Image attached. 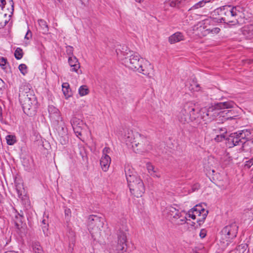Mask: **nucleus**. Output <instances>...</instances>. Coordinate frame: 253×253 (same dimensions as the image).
Wrapping results in <instances>:
<instances>
[{"label": "nucleus", "mask_w": 253, "mask_h": 253, "mask_svg": "<svg viewBox=\"0 0 253 253\" xmlns=\"http://www.w3.org/2000/svg\"><path fill=\"white\" fill-rule=\"evenodd\" d=\"M142 59H140V56L137 53H134L132 51H129L124 59L125 65L128 68L146 76H149L153 70V66L148 62V67H144L142 65Z\"/></svg>", "instance_id": "nucleus-1"}, {"label": "nucleus", "mask_w": 253, "mask_h": 253, "mask_svg": "<svg viewBox=\"0 0 253 253\" xmlns=\"http://www.w3.org/2000/svg\"><path fill=\"white\" fill-rule=\"evenodd\" d=\"M242 8L240 6L225 5L220 10L221 20L224 23L234 25L238 23V18L241 16Z\"/></svg>", "instance_id": "nucleus-2"}, {"label": "nucleus", "mask_w": 253, "mask_h": 253, "mask_svg": "<svg viewBox=\"0 0 253 253\" xmlns=\"http://www.w3.org/2000/svg\"><path fill=\"white\" fill-rule=\"evenodd\" d=\"M104 225V219L96 215H90L88 218V229L92 237L99 240L101 237V228Z\"/></svg>", "instance_id": "nucleus-3"}, {"label": "nucleus", "mask_w": 253, "mask_h": 253, "mask_svg": "<svg viewBox=\"0 0 253 253\" xmlns=\"http://www.w3.org/2000/svg\"><path fill=\"white\" fill-rule=\"evenodd\" d=\"M127 229L125 225L120 227L117 231V242L112 245V249L116 253H124L127 250Z\"/></svg>", "instance_id": "nucleus-4"}, {"label": "nucleus", "mask_w": 253, "mask_h": 253, "mask_svg": "<svg viewBox=\"0 0 253 253\" xmlns=\"http://www.w3.org/2000/svg\"><path fill=\"white\" fill-rule=\"evenodd\" d=\"M238 226L235 221H231L220 232V241L228 246L238 233Z\"/></svg>", "instance_id": "nucleus-5"}, {"label": "nucleus", "mask_w": 253, "mask_h": 253, "mask_svg": "<svg viewBox=\"0 0 253 253\" xmlns=\"http://www.w3.org/2000/svg\"><path fill=\"white\" fill-rule=\"evenodd\" d=\"M132 147L137 148L138 152H148L152 149V146L147 138L143 135L137 133L133 140L130 142Z\"/></svg>", "instance_id": "nucleus-6"}, {"label": "nucleus", "mask_w": 253, "mask_h": 253, "mask_svg": "<svg viewBox=\"0 0 253 253\" xmlns=\"http://www.w3.org/2000/svg\"><path fill=\"white\" fill-rule=\"evenodd\" d=\"M128 186L131 193L137 198L142 197L145 192L144 183L139 176L128 182Z\"/></svg>", "instance_id": "nucleus-7"}, {"label": "nucleus", "mask_w": 253, "mask_h": 253, "mask_svg": "<svg viewBox=\"0 0 253 253\" xmlns=\"http://www.w3.org/2000/svg\"><path fill=\"white\" fill-rule=\"evenodd\" d=\"M208 211L205 209L200 205H196L193 208L188 211L189 217L193 219H195L197 218V222L199 224L202 222H203L206 219Z\"/></svg>", "instance_id": "nucleus-8"}, {"label": "nucleus", "mask_w": 253, "mask_h": 253, "mask_svg": "<svg viewBox=\"0 0 253 253\" xmlns=\"http://www.w3.org/2000/svg\"><path fill=\"white\" fill-rule=\"evenodd\" d=\"M176 205L168 207L167 213L170 218L177 221V224H183L186 222V217L182 214V211H180Z\"/></svg>", "instance_id": "nucleus-9"}, {"label": "nucleus", "mask_w": 253, "mask_h": 253, "mask_svg": "<svg viewBox=\"0 0 253 253\" xmlns=\"http://www.w3.org/2000/svg\"><path fill=\"white\" fill-rule=\"evenodd\" d=\"M25 98H27V102H21L24 112L28 113L31 110H34L36 108L37 100L34 93V91H30L25 95Z\"/></svg>", "instance_id": "nucleus-10"}, {"label": "nucleus", "mask_w": 253, "mask_h": 253, "mask_svg": "<svg viewBox=\"0 0 253 253\" xmlns=\"http://www.w3.org/2000/svg\"><path fill=\"white\" fill-rule=\"evenodd\" d=\"M219 109L216 108V104L214 106L209 107L208 109H206L205 111L203 112V118L207 121H211L213 120L218 115L222 116L224 114L225 111L218 112Z\"/></svg>", "instance_id": "nucleus-11"}, {"label": "nucleus", "mask_w": 253, "mask_h": 253, "mask_svg": "<svg viewBox=\"0 0 253 253\" xmlns=\"http://www.w3.org/2000/svg\"><path fill=\"white\" fill-rule=\"evenodd\" d=\"M191 110L193 111V109L189 108V105L185 104L177 116L179 121L183 124L190 122V118H189L188 112Z\"/></svg>", "instance_id": "nucleus-12"}, {"label": "nucleus", "mask_w": 253, "mask_h": 253, "mask_svg": "<svg viewBox=\"0 0 253 253\" xmlns=\"http://www.w3.org/2000/svg\"><path fill=\"white\" fill-rule=\"evenodd\" d=\"M68 63L70 66L71 67V71L75 72L78 75L82 73V71L79 70L80 68V64L76 56H69L68 58Z\"/></svg>", "instance_id": "nucleus-13"}, {"label": "nucleus", "mask_w": 253, "mask_h": 253, "mask_svg": "<svg viewBox=\"0 0 253 253\" xmlns=\"http://www.w3.org/2000/svg\"><path fill=\"white\" fill-rule=\"evenodd\" d=\"M48 111L49 117L52 121L58 122L61 119L59 110L53 105L48 106Z\"/></svg>", "instance_id": "nucleus-14"}, {"label": "nucleus", "mask_w": 253, "mask_h": 253, "mask_svg": "<svg viewBox=\"0 0 253 253\" xmlns=\"http://www.w3.org/2000/svg\"><path fill=\"white\" fill-rule=\"evenodd\" d=\"M32 91L33 90L31 89V86L29 84H23L19 89V96L20 102H26V103L28 100L26 99L27 98H25V95Z\"/></svg>", "instance_id": "nucleus-15"}, {"label": "nucleus", "mask_w": 253, "mask_h": 253, "mask_svg": "<svg viewBox=\"0 0 253 253\" xmlns=\"http://www.w3.org/2000/svg\"><path fill=\"white\" fill-rule=\"evenodd\" d=\"M227 140L228 143L229 144L231 143L232 146L242 145V143L244 142L239 137V135L237 132L231 133L227 138Z\"/></svg>", "instance_id": "nucleus-16"}, {"label": "nucleus", "mask_w": 253, "mask_h": 253, "mask_svg": "<svg viewBox=\"0 0 253 253\" xmlns=\"http://www.w3.org/2000/svg\"><path fill=\"white\" fill-rule=\"evenodd\" d=\"M13 211L14 215L13 217V220L14 222L15 226L17 229L20 230L23 227V220L24 219V216L19 215L18 213V211L15 209H13Z\"/></svg>", "instance_id": "nucleus-17"}, {"label": "nucleus", "mask_w": 253, "mask_h": 253, "mask_svg": "<svg viewBox=\"0 0 253 253\" xmlns=\"http://www.w3.org/2000/svg\"><path fill=\"white\" fill-rule=\"evenodd\" d=\"M125 172L127 183L131 182L139 176L135 173L134 169L129 166L125 167Z\"/></svg>", "instance_id": "nucleus-18"}, {"label": "nucleus", "mask_w": 253, "mask_h": 253, "mask_svg": "<svg viewBox=\"0 0 253 253\" xmlns=\"http://www.w3.org/2000/svg\"><path fill=\"white\" fill-rule=\"evenodd\" d=\"M232 109V110H228L225 113L226 115V120L235 119L236 117L239 116L242 111V109L237 106H236V107H234V108Z\"/></svg>", "instance_id": "nucleus-19"}, {"label": "nucleus", "mask_w": 253, "mask_h": 253, "mask_svg": "<svg viewBox=\"0 0 253 253\" xmlns=\"http://www.w3.org/2000/svg\"><path fill=\"white\" fill-rule=\"evenodd\" d=\"M111 159L109 156H102L100 161V164L101 167L102 169L104 171H106L108 169L111 163Z\"/></svg>", "instance_id": "nucleus-20"}, {"label": "nucleus", "mask_w": 253, "mask_h": 253, "mask_svg": "<svg viewBox=\"0 0 253 253\" xmlns=\"http://www.w3.org/2000/svg\"><path fill=\"white\" fill-rule=\"evenodd\" d=\"M186 105H188L189 107L193 109V111H188L189 117L190 118V121L192 122L195 121L197 118H198L199 115V109L195 108V105L192 103L191 102H188L186 104Z\"/></svg>", "instance_id": "nucleus-21"}, {"label": "nucleus", "mask_w": 253, "mask_h": 253, "mask_svg": "<svg viewBox=\"0 0 253 253\" xmlns=\"http://www.w3.org/2000/svg\"><path fill=\"white\" fill-rule=\"evenodd\" d=\"M236 106L237 105L236 104V103H235L232 101H228L226 102L216 103V108L219 110L234 108V107H236Z\"/></svg>", "instance_id": "nucleus-22"}, {"label": "nucleus", "mask_w": 253, "mask_h": 253, "mask_svg": "<svg viewBox=\"0 0 253 253\" xmlns=\"http://www.w3.org/2000/svg\"><path fill=\"white\" fill-rule=\"evenodd\" d=\"M242 34L247 39L253 38V24L244 26L242 29Z\"/></svg>", "instance_id": "nucleus-23"}, {"label": "nucleus", "mask_w": 253, "mask_h": 253, "mask_svg": "<svg viewBox=\"0 0 253 253\" xmlns=\"http://www.w3.org/2000/svg\"><path fill=\"white\" fill-rule=\"evenodd\" d=\"M184 37L182 34L180 32H176L169 37V41L170 43H174L182 41Z\"/></svg>", "instance_id": "nucleus-24"}, {"label": "nucleus", "mask_w": 253, "mask_h": 253, "mask_svg": "<svg viewBox=\"0 0 253 253\" xmlns=\"http://www.w3.org/2000/svg\"><path fill=\"white\" fill-rule=\"evenodd\" d=\"M253 149V138L248 139L242 143V149L245 152H252Z\"/></svg>", "instance_id": "nucleus-25"}, {"label": "nucleus", "mask_w": 253, "mask_h": 253, "mask_svg": "<svg viewBox=\"0 0 253 253\" xmlns=\"http://www.w3.org/2000/svg\"><path fill=\"white\" fill-rule=\"evenodd\" d=\"M237 132L239 135V137L241 139V140L243 141L248 140V138L251 135V132L250 130L248 129H243L242 130H239L237 131Z\"/></svg>", "instance_id": "nucleus-26"}, {"label": "nucleus", "mask_w": 253, "mask_h": 253, "mask_svg": "<svg viewBox=\"0 0 253 253\" xmlns=\"http://www.w3.org/2000/svg\"><path fill=\"white\" fill-rule=\"evenodd\" d=\"M41 32L43 34H46L48 31V25L46 21L43 19H39L38 21Z\"/></svg>", "instance_id": "nucleus-27"}, {"label": "nucleus", "mask_w": 253, "mask_h": 253, "mask_svg": "<svg viewBox=\"0 0 253 253\" xmlns=\"http://www.w3.org/2000/svg\"><path fill=\"white\" fill-rule=\"evenodd\" d=\"M71 124L74 130H75L81 127V126L83 125V122L76 117H73L71 120Z\"/></svg>", "instance_id": "nucleus-28"}, {"label": "nucleus", "mask_w": 253, "mask_h": 253, "mask_svg": "<svg viewBox=\"0 0 253 253\" xmlns=\"http://www.w3.org/2000/svg\"><path fill=\"white\" fill-rule=\"evenodd\" d=\"M18 197L25 203H28V199L26 195L24 194V190L20 189V186H16V188Z\"/></svg>", "instance_id": "nucleus-29"}, {"label": "nucleus", "mask_w": 253, "mask_h": 253, "mask_svg": "<svg viewBox=\"0 0 253 253\" xmlns=\"http://www.w3.org/2000/svg\"><path fill=\"white\" fill-rule=\"evenodd\" d=\"M147 169L148 172L153 177H160L159 174H156V170L155 169L154 167L151 164H147Z\"/></svg>", "instance_id": "nucleus-30"}, {"label": "nucleus", "mask_w": 253, "mask_h": 253, "mask_svg": "<svg viewBox=\"0 0 253 253\" xmlns=\"http://www.w3.org/2000/svg\"><path fill=\"white\" fill-rule=\"evenodd\" d=\"M88 93L89 90L86 85H82L79 88V93L82 96L85 95Z\"/></svg>", "instance_id": "nucleus-31"}, {"label": "nucleus", "mask_w": 253, "mask_h": 253, "mask_svg": "<svg viewBox=\"0 0 253 253\" xmlns=\"http://www.w3.org/2000/svg\"><path fill=\"white\" fill-rule=\"evenodd\" d=\"M33 251L35 253H43L42 247L39 243H34L32 245Z\"/></svg>", "instance_id": "nucleus-32"}, {"label": "nucleus", "mask_w": 253, "mask_h": 253, "mask_svg": "<svg viewBox=\"0 0 253 253\" xmlns=\"http://www.w3.org/2000/svg\"><path fill=\"white\" fill-rule=\"evenodd\" d=\"M69 84L68 83H64L63 84H62V91H63V92L64 94V95L66 97H68L69 96H70V94H69Z\"/></svg>", "instance_id": "nucleus-33"}, {"label": "nucleus", "mask_w": 253, "mask_h": 253, "mask_svg": "<svg viewBox=\"0 0 253 253\" xmlns=\"http://www.w3.org/2000/svg\"><path fill=\"white\" fill-rule=\"evenodd\" d=\"M23 52L22 49L19 47H17L14 52L15 58L17 60L21 59L23 57Z\"/></svg>", "instance_id": "nucleus-34"}, {"label": "nucleus", "mask_w": 253, "mask_h": 253, "mask_svg": "<svg viewBox=\"0 0 253 253\" xmlns=\"http://www.w3.org/2000/svg\"><path fill=\"white\" fill-rule=\"evenodd\" d=\"M6 142L8 145H12L16 142V137L12 135H8L6 137Z\"/></svg>", "instance_id": "nucleus-35"}, {"label": "nucleus", "mask_w": 253, "mask_h": 253, "mask_svg": "<svg viewBox=\"0 0 253 253\" xmlns=\"http://www.w3.org/2000/svg\"><path fill=\"white\" fill-rule=\"evenodd\" d=\"M64 136H59L58 139L59 141H60V143L62 145H65L68 142V135H65Z\"/></svg>", "instance_id": "nucleus-36"}, {"label": "nucleus", "mask_w": 253, "mask_h": 253, "mask_svg": "<svg viewBox=\"0 0 253 253\" xmlns=\"http://www.w3.org/2000/svg\"><path fill=\"white\" fill-rule=\"evenodd\" d=\"M210 0H201L197 3H196L193 6V7L191 8V9H196L198 8L199 7H201L204 6L205 4L207 2H209Z\"/></svg>", "instance_id": "nucleus-37"}, {"label": "nucleus", "mask_w": 253, "mask_h": 253, "mask_svg": "<svg viewBox=\"0 0 253 253\" xmlns=\"http://www.w3.org/2000/svg\"><path fill=\"white\" fill-rule=\"evenodd\" d=\"M18 68L23 75H25L28 72L27 67L25 64H21L19 65Z\"/></svg>", "instance_id": "nucleus-38"}, {"label": "nucleus", "mask_w": 253, "mask_h": 253, "mask_svg": "<svg viewBox=\"0 0 253 253\" xmlns=\"http://www.w3.org/2000/svg\"><path fill=\"white\" fill-rule=\"evenodd\" d=\"M74 48L72 46L68 45L66 46V53L69 56H72L73 55Z\"/></svg>", "instance_id": "nucleus-39"}, {"label": "nucleus", "mask_w": 253, "mask_h": 253, "mask_svg": "<svg viewBox=\"0 0 253 253\" xmlns=\"http://www.w3.org/2000/svg\"><path fill=\"white\" fill-rule=\"evenodd\" d=\"M42 223L43 224V225L42 226L43 232L44 234H47L46 232L48 230V229L47 228V224L46 220L45 219H43L42 221Z\"/></svg>", "instance_id": "nucleus-40"}, {"label": "nucleus", "mask_w": 253, "mask_h": 253, "mask_svg": "<svg viewBox=\"0 0 253 253\" xmlns=\"http://www.w3.org/2000/svg\"><path fill=\"white\" fill-rule=\"evenodd\" d=\"M68 135L67 130L66 128L62 127L58 131V135L59 136H64V135Z\"/></svg>", "instance_id": "nucleus-41"}, {"label": "nucleus", "mask_w": 253, "mask_h": 253, "mask_svg": "<svg viewBox=\"0 0 253 253\" xmlns=\"http://www.w3.org/2000/svg\"><path fill=\"white\" fill-rule=\"evenodd\" d=\"M65 215L67 220H69L71 216V211L70 209L66 208L65 209Z\"/></svg>", "instance_id": "nucleus-42"}, {"label": "nucleus", "mask_w": 253, "mask_h": 253, "mask_svg": "<svg viewBox=\"0 0 253 253\" xmlns=\"http://www.w3.org/2000/svg\"><path fill=\"white\" fill-rule=\"evenodd\" d=\"M6 61H7L6 59L3 57H1L0 58V66L3 69H5V65L6 63Z\"/></svg>", "instance_id": "nucleus-43"}, {"label": "nucleus", "mask_w": 253, "mask_h": 253, "mask_svg": "<svg viewBox=\"0 0 253 253\" xmlns=\"http://www.w3.org/2000/svg\"><path fill=\"white\" fill-rule=\"evenodd\" d=\"M246 214V216H249V219H253V208L248 210Z\"/></svg>", "instance_id": "nucleus-44"}, {"label": "nucleus", "mask_w": 253, "mask_h": 253, "mask_svg": "<svg viewBox=\"0 0 253 253\" xmlns=\"http://www.w3.org/2000/svg\"><path fill=\"white\" fill-rule=\"evenodd\" d=\"M224 138H225V135L222 134L216 135V136L215 137L214 139L217 142H220Z\"/></svg>", "instance_id": "nucleus-45"}, {"label": "nucleus", "mask_w": 253, "mask_h": 253, "mask_svg": "<svg viewBox=\"0 0 253 253\" xmlns=\"http://www.w3.org/2000/svg\"><path fill=\"white\" fill-rule=\"evenodd\" d=\"M110 152V149L109 147H105L102 151L103 155L102 156H106L108 155V154H109Z\"/></svg>", "instance_id": "nucleus-46"}, {"label": "nucleus", "mask_w": 253, "mask_h": 253, "mask_svg": "<svg viewBox=\"0 0 253 253\" xmlns=\"http://www.w3.org/2000/svg\"><path fill=\"white\" fill-rule=\"evenodd\" d=\"M210 30L211 31V32L213 34H218L220 32V29L218 27H215Z\"/></svg>", "instance_id": "nucleus-47"}, {"label": "nucleus", "mask_w": 253, "mask_h": 253, "mask_svg": "<svg viewBox=\"0 0 253 253\" xmlns=\"http://www.w3.org/2000/svg\"><path fill=\"white\" fill-rule=\"evenodd\" d=\"M80 155L82 157L83 161H85L87 160V156L86 155L85 152L84 150H83V151L80 152Z\"/></svg>", "instance_id": "nucleus-48"}, {"label": "nucleus", "mask_w": 253, "mask_h": 253, "mask_svg": "<svg viewBox=\"0 0 253 253\" xmlns=\"http://www.w3.org/2000/svg\"><path fill=\"white\" fill-rule=\"evenodd\" d=\"M207 235V231L205 229H202L200 233V236L201 238H204Z\"/></svg>", "instance_id": "nucleus-49"}, {"label": "nucleus", "mask_w": 253, "mask_h": 253, "mask_svg": "<svg viewBox=\"0 0 253 253\" xmlns=\"http://www.w3.org/2000/svg\"><path fill=\"white\" fill-rule=\"evenodd\" d=\"M253 165V159H252L250 161L247 162L245 167L250 168Z\"/></svg>", "instance_id": "nucleus-50"}, {"label": "nucleus", "mask_w": 253, "mask_h": 253, "mask_svg": "<svg viewBox=\"0 0 253 253\" xmlns=\"http://www.w3.org/2000/svg\"><path fill=\"white\" fill-rule=\"evenodd\" d=\"M5 84L4 81L0 78V89L4 88Z\"/></svg>", "instance_id": "nucleus-51"}, {"label": "nucleus", "mask_w": 253, "mask_h": 253, "mask_svg": "<svg viewBox=\"0 0 253 253\" xmlns=\"http://www.w3.org/2000/svg\"><path fill=\"white\" fill-rule=\"evenodd\" d=\"M9 1L10 2V4L11 6V11L10 13L12 14L13 12L14 11V3L12 0H9Z\"/></svg>", "instance_id": "nucleus-52"}, {"label": "nucleus", "mask_w": 253, "mask_h": 253, "mask_svg": "<svg viewBox=\"0 0 253 253\" xmlns=\"http://www.w3.org/2000/svg\"><path fill=\"white\" fill-rule=\"evenodd\" d=\"M31 37H32V33H31V32L30 30H29L27 32V33H26V35L25 36V38L27 39H29Z\"/></svg>", "instance_id": "nucleus-53"}, {"label": "nucleus", "mask_w": 253, "mask_h": 253, "mask_svg": "<svg viewBox=\"0 0 253 253\" xmlns=\"http://www.w3.org/2000/svg\"><path fill=\"white\" fill-rule=\"evenodd\" d=\"M0 7L1 9H3L4 7V6L6 4V0H0Z\"/></svg>", "instance_id": "nucleus-54"}, {"label": "nucleus", "mask_w": 253, "mask_h": 253, "mask_svg": "<svg viewBox=\"0 0 253 253\" xmlns=\"http://www.w3.org/2000/svg\"><path fill=\"white\" fill-rule=\"evenodd\" d=\"M74 131L76 133V135L77 136H79V135H82L81 132L79 131L78 130L75 129Z\"/></svg>", "instance_id": "nucleus-55"}, {"label": "nucleus", "mask_w": 253, "mask_h": 253, "mask_svg": "<svg viewBox=\"0 0 253 253\" xmlns=\"http://www.w3.org/2000/svg\"><path fill=\"white\" fill-rule=\"evenodd\" d=\"M18 213L19 215H21L22 216H24V213H23V211H20V212L18 211Z\"/></svg>", "instance_id": "nucleus-56"}, {"label": "nucleus", "mask_w": 253, "mask_h": 253, "mask_svg": "<svg viewBox=\"0 0 253 253\" xmlns=\"http://www.w3.org/2000/svg\"><path fill=\"white\" fill-rule=\"evenodd\" d=\"M5 253H15L13 251H7V252H6Z\"/></svg>", "instance_id": "nucleus-57"}, {"label": "nucleus", "mask_w": 253, "mask_h": 253, "mask_svg": "<svg viewBox=\"0 0 253 253\" xmlns=\"http://www.w3.org/2000/svg\"><path fill=\"white\" fill-rule=\"evenodd\" d=\"M136 2H141L143 0H135Z\"/></svg>", "instance_id": "nucleus-58"}]
</instances>
